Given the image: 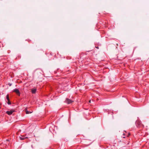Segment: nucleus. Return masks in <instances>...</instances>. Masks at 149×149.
<instances>
[{
  "label": "nucleus",
  "instance_id": "f257e3e1",
  "mask_svg": "<svg viewBox=\"0 0 149 149\" xmlns=\"http://www.w3.org/2000/svg\"><path fill=\"white\" fill-rule=\"evenodd\" d=\"M15 112V110L14 109H12L9 111H7L6 112V113L7 114L9 115H12L13 113Z\"/></svg>",
  "mask_w": 149,
  "mask_h": 149
},
{
  "label": "nucleus",
  "instance_id": "f03ea898",
  "mask_svg": "<svg viewBox=\"0 0 149 149\" xmlns=\"http://www.w3.org/2000/svg\"><path fill=\"white\" fill-rule=\"evenodd\" d=\"M65 102L67 104H70L72 103L73 102V101L69 99L68 98H66Z\"/></svg>",
  "mask_w": 149,
  "mask_h": 149
},
{
  "label": "nucleus",
  "instance_id": "7ed1b4c3",
  "mask_svg": "<svg viewBox=\"0 0 149 149\" xmlns=\"http://www.w3.org/2000/svg\"><path fill=\"white\" fill-rule=\"evenodd\" d=\"M13 92H15L17 95L19 96L20 95V93L19 90L17 89H14Z\"/></svg>",
  "mask_w": 149,
  "mask_h": 149
},
{
  "label": "nucleus",
  "instance_id": "20e7f679",
  "mask_svg": "<svg viewBox=\"0 0 149 149\" xmlns=\"http://www.w3.org/2000/svg\"><path fill=\"white\" fill-rule=\"evenodd\" d=\"M36 89H33L32 90L31 92L32 93H36Z\"/></svg>",
  "mask_w": 149,
  "mask_h": 149
},
{
  "label": "nucleus",
  "instance_id": "39448f33",
  "mask_svg": "<svg viewBox=\"0 0 149 149\" xmlns=\"http://www.w3.org/2000/svg\"><path fill=\"white\" fill-rule=\"evenodd\" d=\"M136 124L138 125V126H140L141 124V123L139 121H137L136 122Z\"/></svg>",
  "mask_w": 149,
  "mask_h": 149
},
{
  "label": "nucleus",
  "instance_id": "423d86ee",
  "mask_svg": "<svg viewBox=\"0 0 149 149\" xmlns=\"http://www.w3.org/2000/svg\"><path fill=\"white\" fill-rule=\"evenodd\" d=\"M20 139L21 140H23L27 138V137H24L22 136L21 137H19Z\"/></svg>",
  "mask_w": 149,
  "mask_h": 149
},
{
  "label": "nucleus",
  "instance_id": "0eeeda50",
  "mask_svg": "<svg viewBox=\"0 0 149 149\" xmlns=\"http://www.w3.org/2000/svg\"><path fill=\"white\" fill-rule=\"evenodd\" d=\"M6 99L8 101H9V100H10L8 95H7L6 96Z\"/></svg>",
  "mask_w": 149,
  "mask_h": 149
},
{
  "label": "nucleus",
  "instance_id": "6e6552de",
  "mask_svg": "<svg viewBox=\"0 0 149 149\" xmlns=\"http://www.w3.org/2000/svg\"><path fill=\"white\" fill-rule=\"evenodd\" d=\"M31 113V112H29L27 110H26V114H29V113Z\"/></svg>",
  "mask_w": 149,
  "mask_h": 149
},
{
  "label": "nucleus",
  "instance_id": "1a4fd4ad",
  "mask_svg": "<svg viewBox=\"0 0 149 149\" xmlns=\"http://www.w3.org/2000/svg\"><path fill=\"white\" fill-rule=\"evenodd\" d=\"M7 104L9 105H10L11 104V103L10 102V100H9V101H8V102H7Z\"/></svg>",
  "mask_w": 149,
  "mask_h": 149
},
{
  "label": "nucleus",
  "instance_id": "9d476101",
  "mask_svg": "<svg viewBox=\"0 0 149 149\" xmlns=\"http://www.w3.org/2000/svg\"><path fill=\"white\" fill-rule=\"evenodd\" d=\"M8 85H9V86H11V85H12V84H8Z\"/></svg>",
  "mask_w": 149,
  "mask_h": 149
},
{
  "label": "nucleus",
  "instance_id": "9b49d317",
  "mask_svg": "<svg viewBox=\"0 0 149 149\" xmlns=\"http://www.w3.org/2000/svg\"><path fill=\"white\" fill-rule=\"evenodd\" d=\"M89 102L90 103V102H91V100H90L89 101Z\"/></svg>",
  "mask_w": 149,
  "mask_h": 149
},
{
  "label": "nucleus",
  "instance_id": "f8f14e48",
  "mask_svg": "<svg viewBox=\"0 0 149 149\" xmlns=\"http://www.w3.org/2000/svg\"><path fill=\"white\" fill-rule=\"evenodd\" d=\"M96 47V48H97V49H98V47Z\"/></svg>",
  "mask_w": 149,
  "mask_h": 149
},
{
  "label": "nucleus",
  "instance_id": "ddd939ff",
  "mask_svg": "<svg viewBox=\"0 0 149 149\" xmlns=\"http://www.w3.org/2000/svg\"><path fill=\"white\" fill-rule=\"evenodd\" d=\"M125 137H123V138H125Z\"/></svg>",
  "mask_w": 149,
  "mask_h": 149
}]
</instances>
